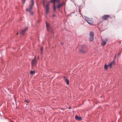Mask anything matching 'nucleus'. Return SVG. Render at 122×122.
<instances>
[{
	"instance_id": "nucleus-12",
	"label": "nucleus",
	"mask_w": 122,
	"mask_h": 122,
	"mask_svg": "<svg viewBox=\"0 0 122 122\" xmlns=\"http://www.w3.org/2000/svg\"><path fill=\"white\" fill-rule=\"evenodd\" d=\"M46 23L47 30L49 31L50 29V25L46 21Z\"/></svg>"
},
{
	"instance_id": "nucleus-22",
	"label": "nucleus",
	"mask_w": 122,
	"mask_h": 122,
	"mask_svg": "<svg viewBox=\"0 0 122 122\" xmlns=\"http://www.w3.org/2000/svg\"><path fill=\"white\" fill-rule=\"evenodd\" d=\"M43 5L44 6H45V4L44 1H43Z\"/></svg>"
},
{
	"instance_id": "nucleus-6",
	"label": "nucleus",
	"mask_w": 122,
	"mask_h": 122,
	"mask_svg": "<svg viewBox=\"0 0 122 122\" xmlns=\"http://www.w3.org/2000/svg\"><path fill=\"white\" fill-rule=\"evenodd\" d=\"M89 35L90 37L89 38V41L91 42L94 39V33L92 31L90 32Z\"/></svg>"
},
{
	"instance_id": "nucleus-16",
	"label": "nucleus",
	"mask_w": 122,
	"mask_h": 122,
	"mask_svg": "<svg viewBox=\"0 0 122 122\" xmlns=\"http://www.w3.org/2000/svg\"><path fill=\"white\" fill-rule=\"evenodd\" d=\"M108 67V66L106 64H105V65L104 66V69L105 70H107V69Z\"/></svg>"
},
{
	"instance_id": "nucleus-13",
	"label": "nucleus",
	"mask_w": 122,
	"mask_h": 122,
	"mask_svg": "<svg viewBox=\"0 0 122 122\" xmlns=\"http://www.w3.org/2000/svg\"><path fill=\"white\" fill-rule=\"evenodd\" d=\"M115 64V62L114 61H112L109 64V65L111 68V67L112 66L114 65Z\"/></svg>"
},
{
	"instance_id": "nucleus-2",
	"label": "nucleus",
	"mask_w": 122,
	"mask_h": 122,
	"mask_svg": "<svg viewBox=\"0 0 122 122\" xmlns=\"http://www.w3.org/2000/svg\"><path fill=\"white\" fill-rule=\"evenodd\" d=\"M31 5H29V8L28 9H26V10L27 11H28L32 15L33 13L32 11L33 7L34 6V1L33 0H31Z\"/></svg>"
},
{
	"instance_id": "nucleus-14",
	"label": "nucleus",
	"mask_w": 122,
	"mask_h": 122,
	"mask_svg": "<svg viewBox=\"0 0 122 122\" xmlns=\"http://www.w3.org/2000/svg\"><path fill=\"white\" fill-rule=\"evenodd\" d=\"M75 118L76 120H81L82 119L81 117H79L77 116H76Z\"/></svg>"
},
{
	"instance_id": "nucleus-8",
	"label": "nucleus",
	"mask_w": 122,
	"mask_h": 122,
	"mask_svg": "<svg viewBox=\"0 0 122 122\" xmlns=\"http://www.w3.org/2000/svg\"><path fill=\"white\" fill-rule=\"evenodd\" d=\"M108 38H107L103 40L101 43L102 45L103 46H105L106 45L107 42L108 41Z\"/></svg>"
},
{
	"instance_id": "nucleus-3",
	"label": "nucleus",
	"mask_w": 122,
	"mask_h": 122,
	"mask_svg": "<svg viewBox=\"0 0 122 122\" xmlns=\"http://www.w3.org/2000/svg\"><path fill=\"white\" fill-rule=\"evenodd\" d=\"M87 46L85 45H82L81 48L79 50L80 52L83 53H86L87 52Z\"/></svg>"
},
{
	"instance_id": "nucleus-10",
	"label": "nucleus",
	"mask_w": 122,
	"mask_h": 122,
	"mask_svg": "<svg viewBox=\"0 0 122 122\" xmlns=\"http://www.w3.org/2000/svg\"><path fill=\"white\" fill-rule=\"evenodd\" d=\"M63 78L64 81L66 83L67 85H68L69 83V81L68 79L65 76L63 77Z\"/></svg>"
},
{
	"instance_id": "nucleus-17",
	"label": "nucleus",
	"mask_w": 122,
	"mask_h": 122,
	"mask_svg": "<svg viewBox=\"0 0 122 122\" xmlns=\"http://www.w3.org/2000/svg\"><path fill=\"white\" fill-rule=\"evenodd\" d=\"M54 11H56V5H55V3L54 4Z\"/></svg>"
},
{
	"instance_id": "nucleus-11",
	"label": "nucleus",
	"mask_w": 122,
	"mask_h": 122,
	"mask_svg": "<svg viewBox=\"0 0 122 122\" xmlns=\"http://www.w3.org/2000/svg\"><path fill=\"white\" fill-rule=\"evenodd\" d=\"M28 27H26L24 29L22 30L20 32V34L21 35L24 34L26 30L27 29Z\"/></svg>"
},
{
	"instance_id": "nucleus-18",
	"label": "nucleus",
	"mask_w": 122,
	"mask_h": 122,
	"mask_svg": "<svg viewBox=\"0 0 122 122\" xmlns=\"http://www.w3.org/2000/svg\"><path fill=\"white\" fill-rule=\"evenodd\" d=\"M43 47H41V51H43Z\"/></svg>"
},
{
	"instance_id": "nucleus-9",
	"label": "nucleus",
	"mask_w": 122,
	"mask_h": 122,
	"mask_svg": "<svg viewBox=\"0 0 122 122\" xmlns=\"http://www.w3.org/2000/svg\"><path fill=\"white\" fill-rule=\"evenodd\" d=\"M46 14H47L49 11V4L48 3L46 6Z\"/></svg>"
},
{
	"instance_id": "nucleus-1",
	"label": "nucleus",
	"mask_w": 122,
	"mask_h": 122,
	"mask_svg": "<svg viewBox=\"0 0 122 122\" xmlns=\"http://www.w3.org/2000/svg\"><path fill=\"white\" fill-rule=\"evenodd\" d=\"M51 2H53L54 4L55 3V5H56V7L58 9H60V7L62 6L64 4V2L60 4V0H52Z\"/></svg>"
},
{
	"instance_id": "nucleus-21",
	"label": "nucleus",
	"mask_w": 122,
	"mask_h": 122,
	"mask_svg": "<svg viewBox=\"0 0 122 122\" xmlns=\"http://www.w3.org/2000/svg\"><path fill=\"white\" fill-rule=\"evenodd\" d=\"M56 16V15L55 14H53L52 15V16L53 17H55Z\"/></svg>"
},
{
	"instance_id": "nucleus-5",
	"label": "nucleus",
	"mask_w": 122,
	"mask_h": 122,
	"mask_svg": "<svg viewBox=\"0 0 122 122\" xmlns=\"http://www.w3.org/2000/svg\"><path fill=\"white\" fill-rule=\"evenodd\" d=\"M36 56L34 59L31 61V65L32 67H33L36 65L37 61L36 59Z\"/></svg>"
},
{
	"instance_id": "nucleus-23",
	"label": "nucleus",
	"mask_w": 122,
	"mask_h": 122,
	"mask_svg": "<svg viewBox=\"0 0 122 122\" xmlns=\"http://www.w3.org/2000/svg\"><path fill=\"white\" fill-rule=\"evenodd\" d=\"M71 108V107H68V109H70Z\"/></svg>"
},
{
	"instance_id": "nucleus-4",
	"label": "nucleus",
	"mask_w": 122,
	"mask_h": 122,
	"mask_svg": "<svg viewBox=\"0 0 122 122\" xmlns=\"http://www.w3.org/2000/svg\"><path fill=\"white\" fill-rule=\"evenodd\" d=\"M85 18V20L88 24L92 25H93V21L92 18L87 17H86Z\"/></svg>"
},
{
	"instance_id": "nucleus-26",
	"label": "nucleus",
	"mask_w": 122,
	"mask_h": 122,
	"mask_svg": "<svg viewBox=\"0 0 122 122\" xmlns=\"http://www.w3.org/2000/svg\"><path fill=\"white\" fill-rule=\"evenodd\" d=\"M18 33H17L16 34V35H18Z\"/></svg>"
},
{
	"instance_id": "nucleus-24",
	"label": "nucleus",
	"mask_w": 122,
	"mask_h": 122,
	"mask_svg": "<svg viewBox=\"0 0 122 122\" xmlns=\"http://www.w3.org/2000/svg\"><path fill=\"white\" fill-rule=\"evenodd\" d=\"M39 58V56L38 55V57H37V59H38Z\"/></svg>"
},
{
	"instance_id": "nucleus-15",
	"label": "nucleus",
	"mask_w": 122,
	"mask_h": 122,
	"mask_svg": "<svg viewBox=\"0 0 122 122\" xmlns=\"http://www.w3.org/2000/svg\"><path fill=\"white\" fill-rule=\"evenodd\" d=\"M35 73V70L33 71H31L30 72V73L31 75H32Z\"/></svg>"
},
{
	"instance_id": "nucleus-20",
	"label": "nucleus",
	"mask_w": 122,
	"mask_h": 122,
	"mask_svg": "<svg viewBox=\"0 0 122 122\" xmlns=\"http://www.w3.org/2000/svg\"><path fill=\"white\" fill-rule=\"evenodd\" d=\"M79 12L80 14H81V10L80 9H79Z\"/></svg>"
},
{
	"instance_id": "nucleus-19",
	"label": "nucleus",
	"mask_w": 122,
	"mask_h": 122,
	"mask_svg": "<svg viewBox=\"0 0 122 122\" xmlns=\"http://www.w3.org/2000/svg\"><path fill=\"white\" fill-rule=\"evenodd\" d=\"M25 102L28 103H29V100H25Z\"/></svg>"
},
{
	"instance_id": "nucleus-25",
	"label": "nucleus",
	"mask_w": 122,
	"mask_h": 122,
	"mask_svg": "<svg viewBox=\"0 0 122 122\" xmlns=\"http://www.w3.org/2000/svg\"><path fill=\"white\" fill-rule=\"evenodd\" d=\"M42 52H43V51H41V54H42V53H43Z\"/></svg>"
},
{
	"instance_id": "nucleus-7",
	"label": "nucleus",
	"mask_w": 122,
	"mask_h": 122,
	"mask_svg": "<svg viewBox=\"0 0 122 122\" xmlns=\"http://www.w3.org/2000/svg\"><path fill=\"white\" fill-rule=\"evenodd\" d=\"M110 17V15H103L102 17V20H107L108 18Z\"/></svg>"
}]
</instances>
